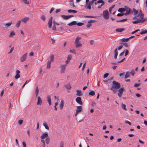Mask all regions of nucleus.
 Wrapping results in <instances>:
<instances>
[{"label": "nucleus", "mask_w": 147, "mask_h": 147, "mask_svg": "<svg viewBox=\"0 0 147 147\" xmlns=\"http://www.w3.org/2000/svg\"><path fill=\"white\" fill-rule=\"evenodd\" d=\"M121 87V84L120 83L114 80L112 82V84L110 89L113 92L116 93L118 90V89Z\"/></svg>", "instance_id": "nucleus-1"}, {"label": "nucleus", "mask_w": 147, "mask_h": 147, "mask_svg": "<svg viewBox=\"0 0 147 147\" xmlns=\"http://www.w3.org/2000/svg\"><path fill=\"white\" fill-rule=\"evenodd\" d=\"M118 91V95L119 97L121 98L122 96V94L124 91H125V89L123 87L120 88H119Z\"/></svg>", "instance_id": "nucleus-2"}, {"label": "nucleus", "mask_w": 147, "mask_h": 147, "mask_svg": "<svg viewBox=\"0 0 147 147\" xmlns=\"http://www.w3.org/2000/svg\"><path fill=\"white\" fill-rule=\"evenodd\" d=\"M94 4L95 5H96L97 4V3H101V4L100 5H99L98 6L97 8L98 9H100L101 8L102 6L104 5L105 4V2L104 1L102 0H99L97 2H94Z\"/></svg>", "instance_id": "nucleus-3"}, {"label": "nucleus", "mask_w": 147, "mask_h": 147, "mask_svg": "<svg viewBox=\"0 0 147 147\" xmlns=\"http://www.w3.org/2000/svg\"><path fill=\"white\" fill-rule=\"evenodd\" d=\"M103 15L105 19H108L109 18V12L107 10H105L103 11Z\"/></svg>", "instance_id": "nucleus-4"}, {"label": "nucleus", "mask_w": 147, "mask_h": 147, "mask_svg": "<svg viewBox=\"0 0 147 147\" xmlns=\"http://www.w3.org/2000/svg\"><path fill=\"white\" fill-rule=\"evenodd\" d=\"M82 110V107L81 106H77L76 110V113L75 115V116H76L80 112H81Z\"/></svg>", "instance_id": "nucleus-5"}, {"label": "nucleus", "mask_w": 147, "mask_h": 147, "mask_svg": "<svg viewBox=\"0 0 147 147\" xmlns=\"http://www.w3.org/2000/svg\"><path fill=\"white\" fill-rule=\"evenodd\" d=\"M74 16L73 15H62L61 16V17L63 19L65 20H67L69 18H70L71 17H73Z\"/></svg>", "instance_id": "nucleus-6"}, {"label": "nucleus", "mask_w": 147, "mask_h": 147, "mask_svg": "<svg viewBox=\"0 0 147 147\" xmlns=\"http://www.w3.org/2000/svg\"><path fill=\"white\" fill-rule=\"evenodd\" d=\"M76 102L80 105H83V102L80 97H78L76 99Z\"/></svg>", "instance_id": "nucleus-7"}, {"label": "nucleus", "mask_w": 147, "mask_h": 147, "mask_svg": "<svg viewBox=\"0 0 147 147\" xmlns=\"http://www.w3.org/2000/svg\"><path fill=\"white\" fill-rule=\"evenodd\" d=\"M53 17L51 16L49 18L48 23V24L49 27L50 28L52 27V24Z\"/></svg>", "instance_id": "nucleus-8"}, {"label": "nucleus", "mask_w": 147, "mask_h": 147, "mask_svg": "<svg viewBox=\"0 0 147 147\" xmlns=\"http://www.w3.org/2000/svg\"><path fill=\"white\" fill-rule=\"evenodd\" d=\"M27 53H26L21 57L20 60L21 62H23L26 61L27 59Z\"/></svg>", "instance_id": "nucleus-9"}, {"label": "nucleus", "mask_w": 147, "mask_h": 147, "mask_svg": "<svg viewBox=\"0 0 147 147\" xmlns=\"http://www.w3.org/2000/svg\"><path fill=\"white\" fill-rule=\"evenodd\" d=\"M66 66L65 65H61V73H64L65 72Z\"/></svg>", "instance_id": "nucleus-10"}, {"label": "nucleus", "mask_w": 147, "mask_h": 147, "mask_svg": "<svg viewBox=\"0 0 147 147\" xmlns=\"http://www.w3.org/2000/svg\"><path fill=\"white\" fill-rule=\"evenodd\" d=\"M42 103V100L40 96H38L37 97V105H41Z\"/></svg>", "instance_id": "nucleus-11"}, {"label": "nucleus", "mask_w": 147, "mask_h": 147, "mask_svg": "<svg viewBox=\"0 0 147 147\" xmlns=\"http://www.w3.org/2000/svg\"><path fill=\"white\" fill-rule=\"evenodd\" d=\"M125 10L126 11V12L124 13L125 16L127 15L131 12L130 9L127 7L125 6Z\"/></svg>", "instance_id": "nucleus-12"}, {"label": "nucleus", "mask_w": 147, "mask_h": 147, "mask_svg": "<svg viewBox=\"0 0 147 147\" xmlns=\"http://www.w3.org/2000/svg\"><path fill=\"white\" fill-rule=\"evenodd\" d=\"M144 22V20H142L139 19L137 20H134L132 22L134 24H138V23H143Z\"/></svg>", "instance_id": "nucleus-13"}, {"label": "nucleus", "mask_w": 147, "mask_h": 147, "mask_svg": "<svg viewBox=\"0 0 147 147\" xmlns=\"http://www.w3.org/2000/svg\"><path fill=\"white\" fill-rule=\"evenodd\" d=\"M72 58V56L71 55H68L67 57V59L65 61L66 64H67L69 62Z\"/></svg>", "instance_id": "nucleus-14"}, {"label": "nucleus", "mask_w": 147, "mask_h": 147, "mask_svg": "<svg viewBox=\"0 0 147 147\" xmlns=\"http://www.w3.org/2000/svg\"><path fill=\"white\" fill-rule=\"evenodd\" d=\"M12 24V22L11 21L10 22L6 23L4 25L5 28L6 29H8L9 28L10 26H11Z\"/></svg>", "instance_id": "nucleus-15"}, {"label": "nucleus", "mask_w": 147, "mask_h": 147, "mask_svg": "<svg viewBox=\"0 0 147 147\" xmlns=\"http://www.w3.org/2000/svg\"><path fill=\"white\" fill-rule=\"evenodd\" d=\"M48 137H49L48 134L46 132L44 133L40 137V138L42 139H44L45 138H47Z\"/></svg>", "instance_id": "nucleus-16"}, {"label": "nucleus", "mask_w": 147, "mask_h": 147, "mask_svg": "<svg viewBox=\"0 0 147 147\" xmlns=\"http://www.w3.org/2000/svg\"><path fill=\"white\" fill-rule=\"evenodd\" d=\"M77 24V22L76 21H73L69 23L68 25L69 26H71L73 25H76Z\"/></svg>", "instance_id": "nucleus-17"}, {"label": "nucleus", "mask_w": 147, "mask_h": 147, "mask_svg": "<svg viewBox=\"0 0 147 147\" xmlns=\"http://www.w3.org/2000/svg\"><path fill=\"white\" fill-rule=\"evenodd\" d=\"M76 95L80 96L82 95V92L81 90H76Z\"/></svg>", "instance_id": "nucleus-18"}, {"label": "nucleus", "mask_w": 147, "mask_h": 147, "mask_svg": "<svg viewBox=\"0 0 147 147\" xmlns=\"http://www.w3.org/2000/svg\"><path fill=\"white\" fill-rule=\"evenodd\" d=\"M125 30L124 28H117L115 29V30L117 32H121Z\"/></svg>", "instance_id": "nucleus-19"}, {"label": "nucleus", "mask_w": 147, "mask_h": 147, "mask_svg": "<svg viewBox=\"0 0 147 147\" xmlns=\"http://www.w3.org/2000/svg\"><path fill=\"white\" fill-rule=\"evenodd\" d=\"M114 58L116 59L117 58V56L118 55V52L117 51V49H116L114 51Z\"/></svg>", "instance_id": "nucleus-20"}, {"label": "nucleus", "mask_w": 147, "mask_h": 147, "mask_svg": "<svg viewBox=\"0 0 147 147\" xmlns=\"http://www.w3.org/2000/svg\"><path fill=\"white\" fill-rule=\"evenodd\" d=\"M29 19V18L28 17H25L22 19V21L23 22L26 23Z\"/></svg>", "instance_id": "nucleus-21"}, {"label": "nucleus", "mask_w": 147, "mask_h": 147, "mask_svg": "<svg viewBox=\"0 0 147 147\" xmlns=\"http://www.w3.org/2000/svg\"><path fill=\"white\" fill-rule=\"evenodd\" d=\"M47 98V101L49 102V105H51V102L50 96H48Z\"/></svg>", "instance_id": "nucleus-22"}, {"label": "nucleus", "mask_w": 147, "mask_h": 147, "mask_svg": "<svg viewBox=\"0 0 147 147\" xmlns=\"http://www.w3.org/2000/svg\"><path fill=\"white\" fill-rule=\"evenodd\" d=\"M64 105V101L63 100H62L61 101L60 108L61 110H62L63 107Z\"/></svg>", "instance_id": "nucleus-23"}, {"label": "nucleus", "mask_w": 147, "mask_h": 147, "mask_svg": "<svg viewBox=\"0 0 147 147\" xmlns=\"http://www.w3.org/2000/svg\"><path fill=\"white\" fill-rule=\"evenodd\" d=\"M65 86L68 90H70L71 88V86L70 85V84H67L66 85H65Z\"/></svg>", "instance_id": "nucleus-24"}, {"label": "nucleus", "mask_w": 147, "mask_h": 147, "mask_svg": "<svg viewBox=\"0 0 147 147\" xmlns=\"http://www.w3.org/2000/svg\"><path fill=\"white\" fill-rule=\"evenodd\" d=\"M132 11H131L132 12H134V15L136 16L137 15L138 13V11L136 10L135 9L133 8L132 9Z\"/></svg>", "instance_id": "nucleus-25"}, {"label": "nucleus", "mask_w": 147, "mask_h": 147, "mask_svg": "<svg viewBox=\"0 0 147 147\" xmlns=\"http://www.w3.org/2000/svg\"><path fill=\"white\" fill-rule=\"evenodd\" d=\"M15 35V33L13 31H12L10 32V33L9 36L10 37H12L13 36Z\"/></svg>", "instance_id": "nucleus-26"}, {"label": "nucleus", "mask_w": 147, "mask_h": 147, "mask_svg": "<svg viewBox=\"0 0 147 147\" xmlns=\"http://www.w3.org/2000/svg\"><path fill=\"white\" fill-rule=\"evenodd\" d=\"M75 46L76 48L81 47L82 46V44L81 43H76Z\"/></svg>", "instance_id": "nucleus-27"}, {"label": "nucleus", "mask_w": 147, "mask_h": 147, "mask_svg": "<svg viewBox=\"0 0 147 147\" xmlns=\"http://www.w3.org/2000/svg\"><path fill=\"white\" fill-rule=\"evenodd\" d=\"M43 125L46 129H47L48 130H49V128L47 123L46 122H44Z\"/></svg>", "instance_id": "nucleus-28"}, {"label": "nucleus", "mask_w": 147, "mask_h": 147, "mask_svg": "<svg viewBox=\"0 0 147 147\" xmlns=\"http://www.w3.org/2000/svg\"><path fill=\"white\" fill-rule=\"evenodd\" d=\"M142 31L140 32V34L142 35L144 34H146L147 33V30H142Z\"/></svg>", "instance_id": "nucleus-29"}, {"label": "nucleus", "mask_w": 147, "mask_h": 147, "mask_svg": "<svg viewBox=\"0 0 147 147\" xmlns=\"http://www.w3.org/2000/svg\"><path fill=\"white\" fill-rule=\"evenodd\" d=\"M89 94L90 96H94L95 94V92H94V91L93 90H92L90 92H89Z\"/></svg>", "instance_id": "nucleus-30"}, {"label": "nucleus", "mask_w": 147, "mask_h": 147, "mask_svg": "<svg viewBox=\"0 0 147 147\" xmlns=\"http://www.w3.org/2000/svg\"><path fill=\"white\" fill-rule=\"evenodd\" d=\"M90 5L88 3L86 4V7L88 9H91Z\"/></svg>", "instance_id": "nucleus-31"}, {"label": "nucleus", "mask_w": 147, "mask_h": 147, "mask_svg": "<svg viewBox=\"0 0 147 147\" xmlns=\"http://www.w3.org/2000/svg\"><path fill=\"white\" fill-rule=\"evenodd\" d=\"M125 11V9L123 8H120L118 10V11L121 13H122L124 11Z\"/></svg>", "instance_id": "nucleus-32"}, {"label": "nucleus", "mask_w": 147, "mask_h": 147, "mask_svg": "<svg viewBox=\"0 0 147 147\" xmlns=\"http://www.w3.org/2000/svg\"><path fill=\"white\" fill-rule=\"evenodd\" d=\"M140 17L139 19L140 20H141L143 21V20L144 19V14L142 13H141L140 14Z\"/></svg>", "instance_id": "nucleus-33"}, {"label": "nucleus", "mask_w": 147, "mask_h": 147, "mask_svg": "<svg viewBox=\"0 0 147 147\" xmlns=\"http://www.w3.org/2000/svg\"><path fill=\"white\" fill-rule=\"evenodd\" d=\"M127 20V18L123 19L121 20H117L116 22H122L125 21H126Z\"/></svg>", "instance_id": "nucleus-34"}, {"label": "nucleus", "mask_w": 147, "mask_h": 147, "mask_svg": "<svg viewBox=\"0 0 147 147\" xmlns=\"http://www.w3.org/2000/svg\"><path fill=\"white\" fill-rule=\"evenodd\" d=\"M51 62L50 61H48L47 62V68H50L51 66Z\"/></svg>", "instance_id": "nucleus-35"}, {"label": "nucleus", "mask_w": 147, "mask_h": 147, "mask_svg": "<svg viewBox=\"0 0 147 147\" xmlns=\"http://www.w3.org/2000/svg\"><path fill=\"white\" fill-rule=\"evenodd\" d=\"M130 77V74L129 72L128 71L127 72L125 76V78H129Z\"/></svg>", "instance_id": "nucleus-36"}, {"label": "nucleus", "mask_w": 147, "mask_h": 147, "mask_svg": "<svg viewBox=\"0 0 147 147\" xmlns=\"http://www.w3.org/2000/svg\"><path fill=\"white\" fill-rule=\"evenodd\" d=\"M68 13H70L71 12H73L74 13H76L77 12V11L75 10L69 9L67 10Z\"/></svg>", "instance_id": "nucleus-37"}, {"label": "nucleus", "mask_w": 147, "mask_h": 147, "mask_svg": "<svg viewBox=\"0 0 147 147\" xmlns=\"http://www.w3.org/2000/svg\"><path fill=\"white\" fill-rule=\"evenodd\" d=\"M21 21L20 20H19L16 24V26L17 28H19L20 24Z\"/></svg>", "instance_id": "nucleus-38"}, {"label": "nucleus", "mask_w": 147, "mask_h": 147, "mask_svg": "<svg viewBox=\"0 0 147 147\" xmlns=\"http://www.w3.org/2000/svg\"><path fill=\"white\" fill-rule=\"evenodd\" d=\"M129 39V38H123L121 39V41L123 42H126L128 41Z\"/></svg>", "instance_id": "nucleus-39"}, {"label": "nucleus", "mask_w": 147, "mask_h": 147, "mask_svg": "<svg viewBox=\"0 0 147 147\" xmlns=\"http://www.w3.org/2000/svg\"><path fill=\"white\" fill-rule=\"evenodd\" d=\"M54 55H51L50 56V61L51 62H53L54 60Z\"/></svg>", "instance_id": "nucleus-40"}, {"label": "nucleus", "mask_w": 147, "mask_h": 147, "mask_svg": "<svg viewBox=\"0 0 147 147\" xmlns=\"http://www.w3.org/2000/svg\"><path fill=\"white\" fill-rule=\"evenodd\" d=\"M39 92V90L38 86H37L36 88V89L35 90V93H36V97H37L38 94Z\"/></svg>", "instance_id": "nucleus-41"}, {"label": "nucleus", "mask_w": 147, "mask_h": 147, "mask_svg": "<svg viewBox=\"0 0 147 147\" xmlns=\"http://www.w3.org/2000/svg\"><path fill=\"white\" fill-rule=\"evenodd\" d=\"M41 19L42 20L45 22L46 20V16L44 15H42L41 16Z\"/></svg>", "instance_id": "nucleus-42"}, {"label": "nucleus", "mask_w": 147, "mask_h": 147, "mask_svg": "<svg viewBox=\"0 0 147 147\" xmlns=\"http://www.w3.org/2000/svg\"><path fill=\"white\" fill-rule=\"evenodd\" d=\"M21 1L26 4H28L29 3V2L28 0H21Z\"/></svg>", "instance_id": "nucleus-43"}, {"label": "nucleus", "mask_w": 147, "mask_h": 147, "mask_svg": "<svg viewBox=\"0 0 147 147\" xmlns=\"http://www.w3.org/2000/svg\"><path fill=\"white\" fill-rule=\"evenodd\" d=\"M121 107L124 110L126 111L127 110V109L126 108V105L125 104H123V103L121 104Z\"/></svg>", "instance_id": "nucleus-44"}, {"label": "nucleus", "mask_w": 147, "mask_h": 147, "mask_svg": "<svg viewBox=\"0 0 147 147\" xmlns=\"http://www.w3.org/2000/svg\"><path fill=\"white\" fill-rule=\"evenodd\" d=\"M81 38L80 37H77L75 40V43L79 42V40H80Z\"/></svg>", "instance_id": "nucleus-45"}, {"label": "nucleus", "mask_w": 147, "mask_h": 147, "mask_svg": "<svg viewBox=\"0 0 147 147\" xmlns=\"http://www.w3.org/2000/svg\"><path fill=\"white\" fill-rule=\"evenodd\" d=\"M97 22L96 20H90L88 21V24H91L92 23H95Z\"/></svg>", "instance_id": "nucleus-46"}, {"label": "nucleus", "mask_w": 147, "mask_h": 147, "mask_svg": "<svg viewBox=\"0 0 147 147\" xmlns=\"http://www.w3.org/2000/svg\"><path fill=\"white\" fill-rule=\"evenodd\" d=\"M85 17L86 18H96L97 16H85Z\"/></svg>", "instance_id": "nucleus-47"}, {"label": "nucleus", "mask_w": 147, "mask_h": 147, "mask_svg": "<svg viewBox=\"0 0 147 147\" xmlns=\"http://www.w3.org/2000/svg\"><path fill=\"white\" fill-rule=\"evenodd\" d=\"M46 143L47 144H48L50 141V138L49 137L46 138Z\"/></svg>", "instance_id": "nucleus-48"}, {"label": "nucleus", "mask_w": 147, "mask_h": 147, "mask_svg": "<svg viewBox=\"0 0 147 147\" xmlns=\"http://www.w3.org/2000/svg\"><path fill=\"white\" fill-rule=\"evenodd\" d=\"M76 24L79 26H81L84 25V24L82 22H79L78 23H77Z\"/></svg>", "instance_id": "nucleus-49"}, {"label": "nucleus", "mask_w": 147, "mask_h": 147, "mask_svg": "<svg viewBox=\"0 0 147 147\" xmlns=\"http://www.w3.org/2000/svg\"><path fill=\"white\" fill-rule=\"evenodd\" d=\"M69 52L70 53H74V54H76V51L74 49L71 50H70Z\"/></svg>", "instance_id": "nucleus-50"}, {"label": "nucleus", "mask_w": 147, "mask_h": 147, "mask_svg": "<svg viewBox=\"0 0 147 147\" xmlns=\"http://www.w3.org/2000/svg\"><path fill=\"white\" fill-rule=\"evenodd\" d=\"M69 4L71 6H73V7H75V5H74V1L72 2V1H70L69 3Z\"/></svg>", "instance_id": "nucleus-51"}, {"label": "nucleus", "mask_w": 147, "mask_h": 147, "mask_svg": "<svg viewBox=\"0 0 147 147\" xmlns=\"http://www.w3.org/2000/svg\"><path fill=\"white\" fill-rule=\"evenodd\" d=\"M130 74H131L132 76H134L135 74V72L134 70H132V71L130 72Z\"/></svg>", "instance_id": "nucleus-52"}, {"label": "nucleus", "mask_w": 147, "mask_h": 147, "mask_svg": "<svg viewBox=\"0 0 147 147\" xmlns=\"http://www.w3.org/2000/svg\"><path fill=\"white\" fill-rule=\"evenodd\" d=\"M20 77V74H16V75L15 76V78L16 79H18Z\"/></svg>", "instance_id": "nucleus-53"}, {"label": "nucleus", "mask_w": 147, "mask_h": 147, "mask_svg": "<svg viewBox=\"0 0 147 147\" xmlns=\"http://www.w3.org/2000/svg\"><path fill=\"white\" fill-rule=\"evenodd\" d=\"M56 30V25L54 24H53V26L52 27V30Z\"/></svg>", "instance_id": "nucleus-54"}, {"label": "nucleus", "mask_w": 147, "mask_h": 147, "mask_svg": "<svg viewBox=\"0 0 147 147\" xmlns=\"http://www.w3.org/2000/svg\"><path fill=\"white\" fill-rule=\"evenodd\" d=\"M124 13H119L117 14V16H121L124 15Z\"/></svg>", "instance_id": "nucleus-55"}, {"label": "nucleus", "mask_w": 147, "mask_h": 147, "mask_svg": "<svg viewBox=\"0 0 147 147\" xmlns=\"http://www.w3.org/2000/svg\"><path fill=\"white\" fill-rule=\"evenodd\" d=\"M23 122V120H20L18 121V123L20 125H21L22 124Z\"/></svg>", "instance_id": "nucleus-56"}, {"label": "nucleus", "mask_w": 147, "mask_h": 147, "mask_svg": "<svg viewBox=\"0 0 147 147\" xmlns=\"http://www.w3.org/2000/svg\"><path fill=\"white\" fill-rule=\"evenodd\" d=\"M109 74L108 73H106L103 76V77L104 78H106L108 77Z\"/></svg>", "instance_id": "nucleus-57"}, {"label": "nucleus", "mask_w": 147, "mask_h": 147, "mask_svg": "<svg viewBox=\"0 0 147 147\" xmlns=\"http://www.w3.org/2000/svg\"><path fill=\"white\" fill-rule=\"evenodd\" d=\"M121 44H123L124 46L126 47H128V45L127 43L122 42L121 43Z\"/></svg>", "instance_id": "nucleus-58"}, {"label": "nucleus", "mask_w": 147, "mask_h": 147, "mask_svg": "<svg viewBox=\"0 0 147 147\" xmlns=\"http://www.w3.org/2000/svg\"><path fill=\"white\" fill-rule=\"evenodd\" d=\"M91 102H92L91 105L92 106L94 107V106H95V105H96V104L95 102L92 101Z\"/></svg>", "instance_id": "nucleus-59"}, {"label": "nucleus", "mask_w": 147, "mask_h": 147, "mask_svg": "<svg viewBox=\"0 0 147 147\" xmlns=\"http://www.w3.org/2000/svg\"><path fill=\"white\" fill-rule=\"evenodd\" d=\"M125 123H126L130 125H131V123L130 122L128 121L127 120L125 121Z\"/></svg>", "instance_id": "nucleus-60"}, {"label": "nucleus", "mask_w": 147, "mask_h": 147, "mask_svg": "<svg viewBox=\"0 0 147 147\" xmlns=\"http://www.w3.org/2000/svg\"><path fill=\"white\" fill-rule=\"evenodd\" d=\"M64 143L63 142L61 141L60 143V147H63L64 146Z\"/></svg>", "instance_id": "nucleus-61"}, {"label": "nucleus", "mask_w": 147, "mask_h": 147, "mask_svg": "<svg viewBox=\"0 0 147 147\" xmlns=\"http://www.w3.org/2000/svg\"><path fill=\"white\" fill-rule=\"evenodd\" d=\"M123 47V46L122 45H121L119 46L117 48V50H119L121 49Z\"/></svg>", "instance_id": "nucleus-62"}, {"label": "nucleus", "mask_w": 147, "mask_h": 147, "mask_svg": "<svg viewBox=\"0 0 147 147\" xmlns=\"http://www.w3.org/2000/svg\"><path fill=\"white\" fill-rule=\"evenodd\" d=\"M13 49H14V47H12L11 49L10 50V51H9V54H10L13 51Z\"/></svg>", "instance_id": "nucleus-63"}, {"label": "nucleus", "mask_w": 147, "mask_h": 147, "mask_svg": "<svg viewBox=\"0 0 147 147\" xmlns=\"http://www.w3.org/2000/svg\"><path fill=\"white\" fill-rule=\"evenodd\" d=\"M92 26V24H88L86 26V27H87L88 28H90Z\"/></svg>", "instance_id": "nucleus-64"}]
</instances>
